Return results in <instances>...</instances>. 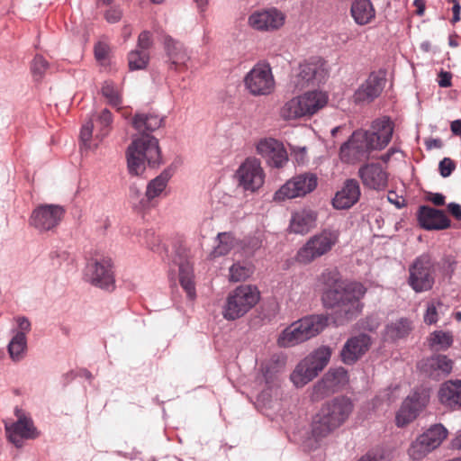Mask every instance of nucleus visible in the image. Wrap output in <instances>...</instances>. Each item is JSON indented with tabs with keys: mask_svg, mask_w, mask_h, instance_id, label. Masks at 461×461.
I'll return each instance as SVG.
<instances>
[{
	"mask_svg": "<svg viewBox=\"0 0 461 461\" xmlns=\"http://www.w3.org/2000/svg\"><path fill=\"white\" fill-rule=\"evenodd\" d=\"M360 194L358 182L356 179H348L341 190L336 193L332 204L338 210L348 209L358 202Z\"/></svg>",
	"mask_w": 461,
	"mask_h": 461,
	"instance_id": "28",
	"label": "nucleus"
},
{
	"mask_svg": "<svg viewBox=\"0 0 461 461\" xmlns=\"http://www.w3.org/2000/svg\"><path fill=\"white\" fill-rule=\"evenodd\" d=\"M86 272L94 285L106 289L113 285L114 277L110 258L91 260L86 267Z\"/></svg>",
	"mask_w": 461,
	"mask_h": 461,
	"instance_id": "22",
	"label": "nucleus"
},
{
	"mask_svg": "<svg viewBox=\"0 0 461 461\" xmlns=\"http://www.w3.org/2000/svg\"><path fill=\"white\" fill-rule=\"evenodd\" d=\"M171 177L169 170H164L159 176L152 179L147 186L146 197L149 201L158 196L166 188Z\"/></svg>",
	"mask_w": 461,
	"mask_h": 461,
	"instance_id": "38",
	"label": "nucleus"
},
{
	"mask_svg": "<svg viewBox=\"0 0 461 461\" xmlns=\"http://www.w3.org/2000/svg\"><path fill=\"white\" fill-rule=\"evenodd\" d=\"M49 68L48 61L41 55H36L32 63V73L36 80H41Z\"/></svg>",
	"mask_w": 461,
	"mask_h": 461,
	"instance_id": "44",
	"label": "nucleus"
},
{
	"mask_svg": "<svg viewBox=\"0 0 461 461\" xmlns=\"http://www.w3.org/2000/svg\"><path fill=\"white\" fill-rule=\"evenodd\" d=\"M64 210L53 204L40 205L32 213L31 224L41 231L55 228L61 221Z\"/></svg>",
	"mask_w": 461,
	"mask_h": 461,
	"instance_id": "21",
	"label": "nucleus"
},
{
	"mask_svg": "<svg viewBox=\"0 0 461 461\" xmlns=\"http://www.w3.org/2000/svg\"><path fill=\"white\" fill-rule=\"evenodd\" d=\"M339 237V231L330 229L313 235L297 251L296 261L307 265L328 254L338 243Z\"/></svg>",
	"mask_w": 461,
	"mask_h": 461,
	"instance_id": "8",
	"label": "nucleus"
},
{
	"mask_svg": "<svg viewBox=\"0 0 461 461\" xmlns=\"http://www.w3.org/2000/svg\"><path fill=\"white\" fill-rule=\"evenodd\" d=\"M358 461H391V458L385 451L375 449L366 453Z\"/></svg>",
	"mask_w": 461,
	"mask_h": 461,
	"instance_id": "49",
	"label": "nucleus"
},
{
	"mask_svg": "<svg viewBox=\"0 0 461 461\" xmlns=\"http://www.w3.org/2000/svg\"><path fill=\"white\" fill-rule=\"evenodd\" d=\"M370 345V337L366 334L348 339L340 352L342 362L347 365L354 364L368 350Z\"/></svg>",
	"mask_w": 461,
	"mask_h": 461,
	"instance_id": "25",
	"label": "nucleus"
},
{
	"mask_svg": "<svg viewBox=\"0 0 461 461\" xmlns=\"http://www.w3.org/2000/svg\"><path fill=\"white\" fill-rule=\"evenodd\" d=\"M285 22V14L276 8H268L252 13L248 19L249 25L259 32L279 30Z\"/></svg>",
	"mask_w": 461,
	"mask_h": 461,
	"instance_id": "18",
	"label": "nucleus"
},
{
	"mask_svg": "<svg viewBox=\"0 0 461 461\" xmlns=\"http://www.w3.org/2000/svg\"><path fill=\"white\" fill-rule=\"evenodd\" d=\"M429 397L424 393L414 392L409 395L396 413V425L402 428L413 421L427 405Z\"/></svg>",
	"mask_w": 461,
	"mask_h": 461,
	"instance_id": "20",
	"label": "nucleus"
},
{
	"mask_svg": "<svg viewBox=\"0 0 461 461\" xmlns=\"http://www.w3.org/2000/svg\"><path fill=\"white\" fill-rule=\"evenodd\" d=\"M318 185V177L313 173H303L294 176L283 185L275 194L276 201H284L304 196L312 193Z\"/></svg>",
	"mask_w": 461,
	"mask_h": 461,
	"instance_id": "15",
	"label": "nucleus"
},
{
	"mask_svg": "<svg viewBox=\"0 0 461 461\" xmlns=\"http://www.w3.org/2000/svg\"><path fill=\"white\" fill-rule=\"evenodd\" d=\"M112 123V113L108 109H104L95 119V127L97 129L96 138H104L109 132Z\"/></svg>",
	"mask_w": 461,
	"mask_h": 461,
	"instance_id": "42",
	"label": "nucleus"
},
{
	"mask_svg": "<svg viewBox=\"0 0 461 461\" xmlns=\"http://www.w3.org/2000/svg\"><path fill=\"white\" fill-rule=\"evenodd\" d=\"M238 185L244 192L255 193L260 189L265 182V172L261 163L255 158H248L239 167L236 172Z\"/></svg>",
	"mask_w": 461,
	"mask_h": 461,
	"instance_id": "14",
	"label": "nucleus"
},
{
	"mask_svg": "<svg viewBox=\"0 0 461 461\" xmlns=\"http://www.w3.org/2000/svg\"><path fill=\"white\" fill-rule=\"evenodd\" d=\"M452 75L449 72L441 71L438 74V85L441 87H449L451 86Z\"/></svg>",
	"mask_w": 461,
	"mask_h": 461,
	"instance_id": "53",
	"label": "nucleus"
},
{
	"mask_svg": "<svg viewBox=\"0 0 461 461\" xmlns=\"http://www.w3.org/2000/svg\"><path fill=\"white\" fill-rule=\"evenodd\" d=\"M419 221L426 230H445L450 226V221L443 211L425 205L420 207Z\"/></svg>",
	"mask_w": 461,
	"mask_h": 461,
	"instance_id": "29",
	"label": "nucleus"
},
{
	"mask_svg": "<svg viewBox=\"0 0 461 461\" xmlns=\"http://www.w3.org/2000/svg\"><path fill=\"white\" fill-rule=\"evenodd\" d=\"M352 411L353 403L345 396L327 401L313 418L312 437L316 440L328 437L347 421Z\"/></svg>",
	"mask_w": 461,
	"mask_h": 461,
	"instance_id": "4",
	"label": "nucleus"
},
{
	"mask_svg": "<svg viewBox=\"0 0 461 461\" xmlns=\"http://www.w3.org/2000/svg\"><path fill=\"white\" fill-rule=\"evenodd\" d=\"M331 349L322 346L301 360L290 375L292 383L296 387H303L313 380L328 365Z\"/></svg>",
	"mask_w": 461,
	"mask_h": 461,
	"instance_id": "7",
	"label": "nucleus"
},
{
	"mask_svg": "<svg viewBox=\"0 0 461 461\" xmlns=\"http://www.w3.org/2000/svg\"><path fill=\"white\" fill-rule=\"evenodd\" d=\"M179 282L190 299L195 297L193 265L188 259L179 258Z\"/></svg>",
	"mask_w": 461,
	"mask_h": 461,
	"instance_id": "34",
	"label": "nucleus"
},
{
	"mask_svg": "<svg viewBox=\"0 0 461 461\" xmlns=\"http://www.w3.org/2000/svg\"><path fill=\"white\" fill-rule=\"evenodd\" d=\"M285 365V357L280 355H273L261 366L262 374L267 384L275 381L276 375L280 373Z\"/></svg>",
	"mask_w": 461,
	"mask_h": 461,
	"instance_id": "35",
	"label": "nucleus"
},
{
	"mask_svg": "<svg viewBox=\"0 0 461 461\" xmlns=\"http://www.w3.org/2000/svg\"><path fill=\"white\" fill-rule=\"evenodd\" d=\"M93 129H94V119H90L89 122L85 123L82 126L81 131H80V140L85 148L88 149L90 148V140L93 135Z\"/></svg>",
	"mask_w": 461,
	"mask_h": 461,
	"instance_id": "47",
	"label": "nucleus"
},
{
	"mask_svg": "<svg viewBox=\"0 0 461 461\" xmlns=\"http://www.w3.org/2000/svg\"><path fill=\"white\" fill-rule=\"evenodd\" d=\"M153 46L152 33L149 31L141 32L138 36L137 48L138 50L149 51Z\"/></svg>",
	"mask_w": 461,
	"mask_h": 461,
	"instance_id": "48",
	"label": "nucleus"
},
{
	"mask_svg": "<svg viewBox=\"0 0 461 461\" xmlns=\"http://www.w3.org/2000/svg\"><path fill=\"white\" fill-rule=\"evenodd\" d=\"M95 57L98 61L105 60L108 57L110 47L104 42H97L95 45Z\"/></svg>",
	"mask_w": 461,
	"mask_h": 461,
	"instance_id": "51",
	"label": "nucleus"
},
{
	"mask_svg": "<svg viewBox=\"0 0 461 461\" xmlns=\"http://www.w3.org/2000/svg\"><path fill=\"white\" fill-rule=\"evenodd\" d=\"M438 398L442 404L453 409L461 407V380L447 381L441 384Z\"/></svg>",
	"mask_w": 461,
	"mask_h": 461,
	"instance_id": "32",
	"label": "nucleus"
},
{
	"mask_svg": "<svg viewBox=\"0 0 461 461\" xmlns=\"http://www.w3.org/2000/svg\"><path fill=\"white\" fill-rule=\"evenodd\" d=\"M447 436V430L441 424H436L416 438L408 448V455L412 460H421L428 454L438 448Z\"/></svg>",
	"mask_w": 461,
	"mask_h": 461,
	"instance_id": "12",
	"label": "nucleus"
},
{
	"mask_svg": "<svg viewBox=\"0 0 461 461\" xmlns=\"http://www.w3.org/2000/svg\"><path fill=\"white\" fill-rule=\"evenodd\" d=\"M428 199L435 205L441 206L445 204V196L439 193H429Z\"/></svg>",
	"mask_w": 461,
	"mask_h": 461,
	"instance_id": "54",
	"label": "nucleus"
},
{
	"mask_svg": "<svg viewBox=\"0 0 461 461\" xmlns=\"http://www.w3.org/2000/svg\"><path fill=\"white\" fill-rule=\"evenodd\" d=\"M163 122L162 117L153 113H137L132 118L131 124L140 136L132 140L126 152L128 170L131 176H141L146 165L151 167L160 165L158 140L149 132L159 129Z\"/></svg>",
	"mask_w": 461,
	"mask_h": 461,
	"instance_id": "1",
	"label": "nucleus"
},
{
	"mask_svg": "<svg viewBox=\"0 0 461 461\" xmlns=\"http://www.w3.org/2000/svg\"><path fill=\"white\" fill-rule=\"evenodd\" d=\"M317 213L311 209H303L293 213L289 229L295 234L308 233L316 226Z\"/></svg>",
	"mask_w": 461,
	"mask_h": 461,
	"instance_id": "31",
	"label": "nucleus"
},
{
	"mask_svg": "<svg viewBox=\"0 0 461 461\" xmlns=\"http://www.w3.org/2000/svg\"><path fill=\"white\" fill-rule=\"evenodd\" d=\"M327 325L328 318L324 315L304 317L284 330L277 339V343L283 348L294 347L315 337Z\"/></svg>",
	"mask_w": 461,
	"mask_h": 461,
	"instance_id": "6",
	"label": "nucleus"
},
{
	"mask_svg": "<svg viewBox=\"0 0 461 461\" xmlns=\"http://www.w3.org/2000/svg\"><path fill=\"white\" fill-rule=\"evenodd\" d=\"M414 6L416 7V14L421 16L424 14L425 12V0H414L413 3Z\"/></svg>",
	"mask_w": 461,
	"mask_h": 461,
	"instance_id": "58",
	"label": "nucleus"
},
{
	"mask_svg": "<svg viewBox=\"0 0 461 461\" xmlns=\"http://www.w3.org/2000/svg\"><path fill=\"white\" fill-rule=\"evenodd\" d=\"M102 94L112 105L117 106L121 104L120 94L113 84L105 83L102 87Z\"/></svg>",
	"mask_w": 461,
	"mask_h": 461,
	"instance_id": "45",
	"label": "nucleus"
},
{
	"mask_svg": "<svg viewBox=\"0 0 461 461\" xmlns=\"http://www.w3.org/2000/svg\"><path fill=\"white\" fill-rule=\"evenodd\" d=\"M216 239L218 244L211 252L212 258L225 256L239 246V240L230 232H221Z\"/></svg>",
	"mask_w": 461,
	"mask_h": 461,
	"instance_id": "36",
	"label": "nucleus"
},
{
	"mask_svg": "<svg viewBox=\"0 0 461 461\" xmlns=\"http://www.w3.org/2000/svg\"><path fill=\"white\" fill-rule=\"evenodd\" d=\"M27 348V340L24 332H16L8 344V353L10 357L18 362L24 357Z\"/></svg>",
	"mask_w": 461,
	"mask_h": 461,
	"instance_id": "37",
	"label": "nucleus"
},
{
	"mask_svg": "<svg viewBox=\"0 0 461 461\" xmlns=\"http://www.w3.org/2000/svg\"><path fill=\"white\" fill-rule=\"evenodd\" d=\"M253 273V267L247 263H235L230 267L229 280L233 283L249 278Z\"/></svg>",
	"mask_w": 461,
	"mask_h": 461,
	"instance_id": "41",
	"label": "nucleus"
},
{
	"mask_svg": "<svg viewBox=\"0 0 461 461\" xmlns=\"http://www.w3.org/2000/svg\"><path fill=\"white\" fill-rule=\"evenodd\" d=\"M430 346L436 350L446 349L449 348L453 342L450 333L444 331H435L430 336Z\"/></svg>",
	"mask_w": 461,
	"mask_h": 461,
	"instance_id": "43",
	"label": "nucleus"
},
{
	"mask_svg": "<svg viewBox=\"0 0 461 461\" xmlns=\"http://www.w3.org/2000/svg\"><path fill=\"white\" fill-rule=\"evenodd\" d=\"M18 420L13 424H5V431L8 439L16 447H21L23 438H34V428L31 419L20 415V411L16 410Z\"/></svg>",
	"mask_w": 461,
	"mask_h": 461,
	"instance_id": "26",
	"label": "nucleus"
},
{
	"mask_svg": "<svg viewBox=\"0 0 461 461\" xmlns=\"http://www.w3.org/2000/svg\"><path fill=\"white\" fill-rule=\"evenodd\" d=\"M16 321L20 329L18 332H24V335L26 336V332L31 330V322L29 320L25 317H18Z\"/></svg>",
	"mask_w": 461,
	"mask_h": 461,
	"instance_id": "55",
	"label": "nucleus"
},
{
	"mask_svg": "<svg viewBox=\"0 0 461 461\" xmlns=\"http://www.w3.org/2000/svg\"><path fill=\"white\" fill-rule=\"evenodd\" d=\"M453 367V362L443 355L432 356L420 364V369L428 376L438 380L447 375Z\"/></svg>",
	"mask_w": 461,
	"mask_h": 461,
	"instance_id": "30",
	"label": "nucleus"
},
{
	"mask_svg": "<svg viewBox=\"0 0 461 461\" xmlns=\"http://www.w3.org/2000/svg\"><path fill=\"white\" fill-rule=\"evenodd\" d=\"M328 76L325 62L320 58H311L301 63L292 75L289 87L294 91H301L310 86L323 82Z\"/></svg>",
	"mask_w": 461,
	"mask_h": 461,
	"instance_id": "11",
	"label": "nucleus"
},
{
	"mask_svg": "<svg viewBox=\"0 0 461 461\" xmlns=\"http://www.w3.org/2000/svg\"><path fill=\"white\" fill-rule=\"evenodd\" d=\"M320 281L327 287L325 299L331 307L336 310L333 313V321L337 326L343 325L357 317L362 310L360 300L364 297L366 289L357 282L345 283L340 279L339 273L336 270L326 269Z\"/></svg>",
	"mask_w": 461,
	"mask_h": 461,
	"instance_id": "2",
	"label": "nucleus"
},
{
	"mask_svg": "<svg viewBox=\"0 0 461 461\" xmlns=\"http://www.w3.org/2000/svg\"><path fill=\"white\" fill-rule=\"evenodd\" d=\"M122 12L119 9L112 8L105 13V19L109 23H117L122 18Z\"/></svg>",
	"mask_w": 461,
	"mask_h": 461,
	"instance_id": "52",
	"label": "nucleus"
},
{
	"mask_svg": "<svg viewBox=\"0 0 461 461\" xmlns=\"http://www.w3.org/2000/svg\"><path fill=\"white\" fill-rule=\"evenodd\" d=\"M245 86L253 95H267L275 89V79L268 63H258L246 75Z\"/></svg>",
	"mask_w": 461,
	"mask_h": 461,
	"instance_id": "13",
	"label": "nucleus"
},
{
	"mask_svg": "<svg viewBox=\"0 0 461 461\" xmlns=\"http://www.w3.org/2000/svg\"><path fill=\"white\" fill-rule=\"evenodd\" d=\"M373 129L374 131L358 130L353 132L348 141L340 147L342 161L356 163L366 159L372 150L382 149L390 142L393 126L389 118L375 121Z\"/></svg>",
	"mask_w": 461,
	"mask_h": 461,
	"instance_id": "3",
	"label": "nucleus"
},
{
	"mask_svg": "<svg viewBox=\"0 0 461 461\" xmlns=\"http://www.w3.org/2000/svg\"><path fill=\"white\" fill-rule=\"evenodd\" d=\"M194 2L197 4V6L201 9L205 7L208 4V0H194Z\"/></svg>",
	"mask_w": 461,
	"mask_h": 461,
	"instance_id": "64",
	"label": "nucleus"
},
{
	"mask_svg": "<svg viewBox=\"0 0 461 461\" xmlns=\"http://www.w3.org/2000/svg\"><path fill=\"white\" fill-rule=\"evenodd\" d=\"M450 129H451V131L455 135L461 136V121L460 120L453 121L451 122Z\"/></svg>",
	"mask_w": 461,
	"mask_h": 461,
	"instance_id": "61",
	"label": "nucleus"
},
{
	"mask_svg": "<svg viewBox=\"0 0 461 461\" xmlns=\"http://www.w3.org/2000/svg\"><path fill=\"white\" fill-rule=\"evenodd\" d=\"M362 184L370 189L383 190L387 186L388 176L380 163H369L358 169Z\"/></svg>",
	"mask_w": 461,
	"mask_h": 461,
	"instance_id": "24",
	"label": "nucleus"
},
{
	"mask_svg": "<svg viewBox=\"0 0 461 461\" xmlns=\"http://www.w3.org/2000/svg\"><path fill=\"white\" fill-rule=\"evenodd\" d=\"M257 151L267 159L270 166L275 167H282L288 160L284 145L272 138L259 140L257 145Z\"/></svg>",
	"mask_w": 461,
	"mask_h": 461,
	"instance_id": "23",
	"label": "nucleus"
},
{
	"mask_svg": "<svg viewBox=\"0 0 461 461\" xmlns=\"http://www.w3.org/2000/svg\"><path fill=\"white\" fill-rule=\"evenodd\" d=\"M348 383V375L345 368L330 369L312 387L311 398L318 402L342 389Z\"/></svg>",
	"mask_w": 461,
	"mask_h": 461,
	"instance_id": "16",
	"label": "nucleus"
},
{
	"mask_svg": "<svg viewBox=\"0 0 461 461\" xmlns=\"http://www.w3.org/2000/svg\"><path fill=\"white\" fill-rule=\"evenodd\" d=\"M385 85V78L376 73H372L364 84L356 91L355 101L370 103L380 95Z\"/></svg>",
	"mask_w": 461,
	"mask_h": 461,
	"instance_id": "27",
	"label": "nucleus"
},
{
	"mask_svg": "<svg viewBox=\"0 0 461 461\" xmlns=\"http://www.w3.org/2000/svg\"><path fill=\"white\" fill-rule=\"evenodd\" d=\"M132 33V29L130 25H125L122 29V37L124 41H127Z\"/></svg>",
	"mask_w": 461,
	"mask_h": 461,
	"instance_id": "63",
	"label": "nucleus"
},
{
	"mask_svg": "<svg viewBox=\"0 0 461 461\" xmlns=\"http://www.w3.org/2000/svg\"><path fill=\"white\" fill-rule=\"evenodd\" d=\"M460 10H461V6H460L459 3L457 1L455 2L453 8H452V11H453L452 23H456L460 20Z\"/></svg>",
	"mask_w": 461,
	"mask_h": 461,
	"instance_id": "59",
	"label": "nucleus"
},
{
	"mask_svg": "<svg viewBox=\"0 0 461 461\" xmlns=\"http://www.w3.org/2000/svg\"><path fill=\"white\" fill-rule=\"evenodd\" d=\"M425 144L429 149H439L442 146V142L438 139H429L425 141Z\"/></svg>",
	"mask_w": 461,
	"mask_h": 461,
	"instance_id": "60",
	"label": "nucleus"
},
{
	"mask_svg": "<svg viewBox=\"0 0 461 461\" xmlns=\"http://www.w3.org/2000/svg\"><path fill=\"white\" fill-rule=\"evenodd\" d=\"M149 51L138 49L131 50L127 56L129 69L133 71L146 68L149 65Z\"/></svg>",
	"mask_w": 461,
	"mask_h": 461,
	"instance_id": "40",
	"label": "nucleus"
},
{
	"mask_svg": "<svg viewBox=\"0 0 461 461\" xmlns=\"http://www.w3.org/2000/svg\"><path fill=\"white\" fill-rule=\"evenodd\" d=\"M411 330V321L401 318L386 326L385 335L391 339H402L407 336Z\"/></svg>",
	"mask_w": 461,
	"mask_h": 461,
	"instance_id": "39",
	"label": "nucleus"
},
{
	"mask_svg": "<svg viewBox=\"0 0 461 461\" xmlns=\"http://www.w3.org/2000/svg\"><path fill=\"white\" fill-rule=\"evenodd\" d=\"M429 397L424 393L414 392L409 395L396 413V425L402 428L413 421L427 405Z\"/></svg>",
	"mask_w": 461,
	"mask_h": 461,
	"instance_id": "19",
	"label": "nucleus"
},
{
	"mask_svg": "<svg viewBox=\"0 0 461 461\" xmlns=\"http://www.w3.org/2000/svg\"><path fill=\"white\" fill-rule=\"evenodd\" d=\"M162 42L166 55L165 63L167 69L176 72L186 71L190 56L184 44L173 39L170 35H165Z\"/></svg>",
	"mask_w": 461,
	"mask_h": 461,
	"instance_id": "17",
	"label": "nucleus"
},
{
	"mask_svg": "<svg viewBox=\"0 0 461 461\" xmlns=\"http://www.w3.org/2000/svg\"><path fill=\"white\" fill-rule=\"evenodd\" d=\"M329 101L327 93L312 90L293 97L280 109V116L285 120L311 118L323 109Z\"/></svg>",
	"mask_w": 461,
	"mask_h": 461,
	"instance_id": "5",
	"label": "nucleus"
},
{
	"mask_svg": "<svg viewBox=\"0 0 461 461\" xmlns=\"http://www.w3.org/2000/svg\"><path fill=\"white\" fill-rule=\"evenodd\" d=\"M437 268L438 263L429 254L417 257L409 266V285L416 293L430 290L435 283Z\"/></svg>",
	"mask_w": 461,
	"mask_h": 461,
	"instance_id": "9",
	"label": "nucleus"
},
{
	"mask_svg": "<svg viewBox=\"0 0 461 461\" xmlns=\"http://www.w3.org/2000/svg\"><path fill=\"white\" fill-rule=\"evenodd\" d=\"M443 306V303L439 302H432L429 303L424 314V321L427 324L436 323L438 321V311L441 310Z\"/></svg>",
	"mask_w": 461,
	"mask_h": 461,
	"instance_id": "46",
	"label": "nucleus"
},
{
	"mask_svg": "<svg viewBox=\"0 0 461 461\" xmlns=\"http://www.w3.org/2000/svg\"><path fill=\"white\" fill-rule=\"evenodd\" d=\"M259 300V292L252 285H240L229 294L223 316L234 321L247 313Z\"/></svg>",
	"mask_w": 461,
	"mask_h": 461,
	"instance_id": "10",
	"label": "nucleus"
},
{
	"mask_svg": "<svg viewBox=\"0 0 461 461\" xmlns=\"http://www.w3.org/2000/svg\"><path fill=\"white\" fill-rule=\"evenodd\" d=\"M452 447L456 449L461 450V431L458 432L456 438L452 440Z\"/></svg>",
	"mask_w": 461,
	"mask_h": 461,
	"instance_id": "62",
	"label": "nucleus"
},
{
	"mask_svg": "<svg viewBox=\"0 0 461 461\" xmlns=\"http://www.w3.org/2000/svg\"><path fill=\"white\" fill-rule=\"evenodd\" d=\"M350 13L358 25L368 24L375 18V10L370 0H355Z\"/></svg>",
	"mask_w": 461,
	"mask_h": 461,
	"instance_id": "33",
	"label": "nucleus"
},
{
	"mask_svg": "<svg viewBox=\"0 0 461 461\" xmlns=\"http://www.w3.org/2000/svg\"><path fill=\"white\" fill-rule=\"evenodd\" d=\"M456 168L454 161L449 158H444L439 162V172L443 177L449 176Z\"/></svg>",
	"mask_w": 461,
	"mask_h": 461,
	"instance_id": "50",
	"label": "nucleus"
},
{
	"mask_svg": "<svg viewBox=\"0 0 461 461\" xmlns=\"http://www.w3.org/2000/svg\"><path fill=\"white\" fill-rule=\"evenodd\" d=\"M449 213L456 219L461 220V205L456 203H450L447 205Z\"/></svg>",
	"mask_w": 461,
	"mask_h": 461,
	"instance_id": "56",
	"label": "nucleus"
},
{
	"mask_svg": "<svg viewBox=\"0 0 461 461\" xmlns=\"http://www.w3.org/2000/svg\"><path fill=\"white\" fill-rule=\"evenodd\" d=\"M387 198L388 201L391 203H393L397 208H402V206H404V199H399L395 192H389Z\"/></svg>",
	"mask_w": 461,
	"mask_h": 461,
	"instance_id": "57",
	"label": "nucleus"
}]
</instances>
